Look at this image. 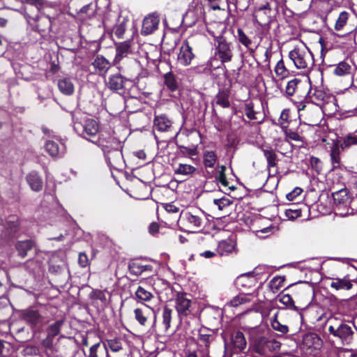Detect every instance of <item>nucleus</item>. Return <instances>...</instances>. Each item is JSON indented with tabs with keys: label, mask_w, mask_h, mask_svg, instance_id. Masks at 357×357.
Masks as SVG:
<instances>
[{
	"label": "nucleus",
	"mask_w": 357,
	"mask_h": 357,
	"mask_svg": "<svg viewBox=\"0 0 357 357\" xmlns=\"http://www.w3.org/2000/svg\"><path fill=\"white\" fill-rule=\"evenodd\" d=\"M331 287L336 290L347 289L351 288L352 284L350 280L347 278H335L331 283Z\"/></svg>",
	"instance_id": "37998d69"
},
{
	"label": "nucleus",
	"mask_w": 357,
	"mask_h": 357,
	"mask_svg": "<svg viewBox=\"0 0 357 357\" xmlns=\"http://www.w3.org/2000/svg\"><path fill=\"white\" fill-rule=\"evenodd\" d=\"M164 84L166 87L172 92L176 91L178 89V84L175 75L172 72H168L163 75Z\"/></svg>",
	"instance_id": "ea45409f"
},
{
	"label": "nucleus",
	"mask_w": 357,
	"mask_h": 357,
	"mask_svg": "<svg viewBox=\"0 0 357 357\" xmlns=\"http://www.w3.org/2000/svg\"><path fill=\"white\" fill-rule=\"evenodd\" d=\"M349 14L347 11H342L340 13L335 24V29L336 31L342 30L347 24Z\"/></svg>",
	"instance_id": "8fccbe9b"
},
{
	"label": "nucleus",
	"mask_w": 357,
	"mask_h": 357,
	"mask_svg": "<svg viewBox=\"0 0 357 357\" xmlns=\"http://www.w3.org/2000/svg\"><path fill=\"white\" fill-rule=\"evenodd\" d=\"M276 230V228L271 225L267 227H264L260 230L256 231L255 234L258 237L264 238L273 234Z\"/></svg>",
	"instance_id": "bf43d9fd"
},
{
	"label": "nucleus",
	"mask_w": 357,
	"mask_h": 357,
	"mask_svg": "<svg viewBox=\"0 0 357 357\" xmlns=\"http://www.w3.org/2000/svg\"><path fill=\"white\" fill-rule=\"evenodd\" d=\"M281 343L275 340L266 339V351H273L278 350L280 348Z\"/></svg>",
	"instance_id": "0e129e2a"
},
{
	"label": "nucleus",
	"mask_w": 357,
	"mask_h": 357,
	"mask_svg": "<svg viewBox=\"0 0 357 357\" xmlns=\"http://www.w3.org/2000/svg\"><path fill=\"white\" fill-rule=\"evenodd\" d=\"M289 117V110L284 109L282 111L279 119V123L282 128L287 127V123Z\"/></svg>",
	"instance_id": "338daca9"
},
{
	"label": "nucleus",
	"mask_w": 357,
	"mask_h": 357,
	"mask_svg": "<svg viewBox=\"0 0 357 357\" xmlns=\"http://www.w3.org/2000/svg\"><path fill=\"white\" fill-rule=\"evenodd\" d=\"M100 347L101 341H99L89 347V354H86L84 349H82V351L85 357H107V354L105 352L104 355L100 351Z\"/></svg>",
	"instance_id": "a18cd8bd"
},
{
	"label": "nucleus",
	"mask_w": 357,
	"mask_h": 357,
	"mask_svg": "<svg viewBox=\"0 0 357 357\" xmlns=\"http://www.w3.org/2000/svg\"><path fill=\"white\" fill-rule=\"evenodd\" d=\"M195 56V55L192 52V48L190 46L189 42L187 40H184L179 49V53L177 56L178 62L181 66H188L191 63Z\"/></svg>",
	"instance_id": "f3484780"
},
{
	"label": "nucleus",
	"mask_w": 357,
	"mask_h": 357,
	"mask_svg": "<svg viewBox=\"0 0 357 357\" xmlns=\"http://www.w3.org/2000/svg\"><path fill=\"white\" fill-rule=\"evenodd\" d=\"M218 160L217 155L213 151H206L203 155V163L206 168H213Z\"/></svg>",
	"instance_id": "c03bdc74"
},
{
	"label": "nucleus",
	"mask_w": 357,
	"mask_h": 357,
	"mask_svg": "<svg viewBox=\"0 0 357 357\" xmlns=\"http://www.w3.org/2000/svg\"><path fill=\"white\" fill-rule=\"evenodd\" d=\"M101 343L106 354H109V351L119 353L123 350V340L120 336L105 339L104 341H101Z\"/></svg>",
	"instance_id": "412c9836"
},
{
	"label": "nucleus",
	"mask_w": 357,
	"mask_h": 357,
	"mask_svg": "<svg viewBox=\"0 0 357 357\" xmlns=\"http://www.w3.org/2000/svg\"><path fill=\"white\" fill-rule=\"evenodd\" d=\"M285 216L288 220H295L301 216V210L300 208H288L285 211Z\"/></svg>",
	"instance_id": "052dcab7"
},
{
	"label": "nucleus",
	"mask_w": 357,
	"mask_h": 357,
	"mask_svg": "<svg viewBox=\"0 0 357 357\" xmlns=\"http://www.w3.org/2000/svg\"><path fill=\"white\" fill-rule=\"evenodd\" d=\"M245 302V296L243 294H240L234 296L229 302V305L231 307H238Z\"/></svg>",
	"instance_id": "e2e57ef3"
},
{
	"label": "nucleus",
	"mask_w": 357,
	"mask_h": 357,
	"mask_svg": "<svg viewBox=\"0 0 357 357\" xmlns=\"http://www.w3.org/2000/svg\"><path fill=\"white\" fill-rule=\"evenodd\" d=\"M92 143L98 146L102 152L107 151L116 146H120L121 142L114 136V132L111 129L101 128L96 139Z\"/></svg>",
	"instance_id": "0eeeda50"
},
{
	"label": "nucleus",
	"mask_w": 357,
	"mask_h": 357,
	"mask_svg": "<svg viewBox=\"0 0 357 357\" xmlns=\"http://www.w3.org/2000/svg\"><path fill=\"white\" fill-rule=\"evenodd\" d=\"M82 136L86 139L92 142V140L96 139L100 131L98 122L93 119H88L84 121L82 126Z\"/></svg>",
	"instance_id": "a211bd4d"
},
{
	"label": "nucleus",
	"mask_w": 357,
	"mask_h": 357,
	"mask_svg": "<svg viewBox=\"0 0 357 357\" xmlns=\"http://www.w3.org/2000/svg\"><path fill=\"white\" fill-rule=\"evenodd\" d=\"M268 278V268L265 265H258L252 271L247 272V284L255 285L261 284Z\"/></svg>",
	"instance_id": "ddd939ff"
},
{
	"label": "nucleus",
	"mask_w": 357,
	"mask_h": 357,
	"mask_svg": "<svg viewBox=\"0 0 357 357\" xmlns=\"http://www.w3.org/2000/svg\"><path fill=\"white\" fill-rule=\"evenodd\" d=\"M279 301L289 308L296 310V307L294 305V301L291 296L288 294H282L279 296Z\"/></svg>",
	"instance_id": "4d7b16f0"
},
{
	"label": "nucleus",
	"mask_w": 357,
	"mask_h": 357,
	"mask_svg": "<svg viewBox=\"0 0 357 357\" xmlns=\"http://www.w3.org/2000/svg\"><path fill=\"white\" fill-rule=\"evenodd\" d=\"M227 167L225 165H218L211 172L206 169V177L208 178H214L216 184H220L223 188L229 190H235V187L231 185V182L228 180L226 176Z\"/></svg>",
	"instance_id": "9d476101"
},
{
	"label": "nucleus",
	"mask_w": 357,
	"mask_h": 357,
	"mask_svg": "<svg viewBox=\"0 0 357 357\" xmlns=\"http://www.w3.org/2000/svg\"><path fill=\"white\" fill-rule=\"evenodd\" d=\"M289 57L297 69L303 70L305 72H310L314 65L312 52L303 43L291 50Z\"/></svg>",
	"instance_id": "7ed1b4c3"
},
{
	"label": "nucleus",
	"mask_w": 357,
	"mask_h": 357,
	"mask_svg": "<svg viewBox=\"0 0 357 357\" xmlns=\"http://www.w3.org/2000/svg\"><path fill=\"white\" fill-rule=\"evenodd\" d=\"M46 151L53 158L61 157L65 151L64 145L53 140H48L45 144Z\"/></svg>",
	"instance_id": "7c9ffc66"
},
{
	"label": "nucleus",
	"mask_w": 357,
	"mask_h": 357,
	"mask_svg": "<svg viewBox=\"0 0 357 357\" xmlns=\"http://www.w3.org/2000/svg\"><path fill=\"white\" fill-rule=\"evenodd\" d=\"M333 197L337 207H347L350 204V197L347 189H341L333 192Z\"/></svg>",
	"instance_id": "2f4dec72"
},
{
	"label": "nucleus",
	"mask_w": 357,
	"mask_h": 357,
	"mask_svg": "<svg viewBox=\"0 0 357 357\" xmlns=\"http://www.w3.org/2000/svg\"><path fill=\"white\" fill-rule=\"evenodd\" d=\"M250 349L261 355L266 354V338L262 336H259L255 339L251 340Z\"/></svg>",
	"instance_id": "c9c22d12"
},
{
	"label": "nucleus",
	"mask_w": 357,
	"mask_h": 357,
	"mask_svg": "<svg viewBox=\"0 0 357 357\" xmlns=\"http://www.w3.org/2000/svg\"><path fill=\"white\" fill-rule=\"evenodd\" d=\"M22 319L30 326L31 329L36 328L43 321V317L38 310L27 309L21 314Z\"/></svg>",
	"instance_id": "6ab92c4d"
},
{
	"label": "nucleus",
	"mask_w": 357,
	"mask_h": 357,
	"mask_svg": "<svg viewBox=\"0 0 357 357\" xmlns=\"http://www.w3.org/2000/svg\"><path fill=\"white\" fill-rule=\"evenodd\" d=\"M130 41L126 40L116 45V56L114 61L116 62L120 61L123 57L130 52Z\"/></svg>",
	"instance_id": "e433bc0d"
},
{
	"label": "nucleus",
	"mask_w": 357,
	"mask_h": 357,
	"mask_svg": "<svg viewBox=\"0 0 357 357\" xmlns=\"http://www.w3.org/2000/svg\"><path fill=\"white\" fill-rule=\"evenodd\" d=\"M331 159L333 168H337L340 164V149L337 145H333L331 149Z\"/></svg>",
	"instance_id": "603ef678"
},
{
	"label": "nucleus",
	"mask_w": 357,
	"mask_h": 357,
	"mask_svg": "<svg viewBox=\"0 0 357 357\" xmlns=\"http://www.w3.org/2000/svg\"><path fill=\"white\" fill-rule=\"evenodd\" d=\"M130 81L120 73H115L109 76L106 85L110 90L119 91L126 89L127 83Z\"/></svg>",
	"instance_id": "4be33fe9"
},
{
	"label": "nucleus",
	"mask_w": 357,
	"mask_h": 357,
	"mask_svg": "<svg viewBox=\"0 0 357 357\" xmlns=\"http://www.w3.org/2000/svg\"><path fill=\"white\" fill-rule=\"evenodd\" d=\"M250 6H253L255 17L262 11L265 15H269L272 9L278 8L277 2L273 0H250Z\"/></svg>",
	"instance_id": "dca6fc26"
},
{
	"label": "nucleus",
	"mask_w": 357,
	"mask_h": 357,
	"mask_svg": "<svg viewBox=\"0 0 357 357\" xmlns=\"http://www.w3.org/2000/svg\"><path fill=\"white\" fill-rule=\"evenodd\" d=\"M111 18L116 20V23L113 27V31L115 36L118 38H122L126 31L127 24L129 22L128 17H123L119 15L117 17V15L114 13H107L103 19V25L105 28L109 29L113 26L111 21Z\"/></svg>",
	"instance_id": "1a4fd4ad"
},
{
	"label": "nucleus",
	"mask_w": 357,
	"mask_h": 357,
	"mask_svg": "<svg viewBox=\"0 0 357 357\" xmlns=\"http://www.w3.org/2000/svg\"><path fill=\"white\" fill-rule=\"evenodd\" d=\"M247 117L255 121L252 123H247V130H250L251 135L253 137H257L259 135L260 129L259 125L264 120V115L261 112L255 111L252 102H247Z\"/></svg>",
	"instance_id": "9b49d317"
},
{
	"label": "nucleus",
	"mask_w": 357,
	"mask_h": 357,
	"mask_svg": "<svg viewBox=\"0 0 357 357\" xmlns=\"http://www.w3.org/2000/svg\"><path fill=\"white\" fill-rule=\"evenodd\" d=\"M204 330H200L199 333V341L201 345L208 349L211 343L215 340V336L212 333H204Z\"/></svg>",
	"instance_id": "49530a36"
},
{
	"label": "nucleus",
	"mask_w": 357,
	"mask_h": 357,
	"mask_svg": "<svg viewBox=\"0 0 357 357\" xmlns=\"http://www.w3.org/2000/svg\"><path fill=\"white\" fill-rule=\"evenodd\" d=\"M285 135V137L289 140H294L296 142L302 141V137L296 132L291 129H288L287 127L282 128Z\"/></svg>",
	"instance_id": "13d9d810"
},
{
	"label": "nucleus",
	"mask_w": 357,
	"mask_h": 357,
	"mask_svg": "<svg viewBox=\"0 0 357 357\" xmlns=\"http://www.w3.org/2000/svg\"><path fill=\"white\" fill-rule=\"evenodd\" d=\"M133 313L135 320L141 326H150L153 331L155 330L157 324V314L153 307L144 304L142 307H136L134 310Z\"/></svg>",
	"instance_id": "39448f33"
},
{
	"label": "nucleus",
	"mask_w": 357,
	"mask_h": 357,
	"mask_svg": "<svg viewBox=\"0 0 357 357\" xmlns=\"http://www.w3.org/2000/svg\"><path fill=\"white\" fill-rule=\"evenodd\" d=\"M231 343L233 346V356H240L244 353L245 348V337L244 333L240 331H234L231 335Z\"/></svg>",
	"instance_id": "5701e85b"
},
{
	"label": "nucleus",
	"mask_w": 357,
	"mask_h": 357,
	"mask_svg": "<svg viewBox=\"0 0 357 357\" xmlns=\"http://www.w3.org/2000/svg\"><path fill=\"white\" fill-rule=\"evenodd\" d=\"M128 271L131 275L139 276L144 273L151 274L153 267L150 264H146L139 259H132L128 262Z\"/></svg>",
	"instance_id": "4468645a"
},
{
	"label": "nucleus",
	"mask_w": 357,
	"mask_h": 357,
	"mask_svg": "<svg viewBox=\"0 0 357 357\" xmlns=\"http://www.w3.org/2000/svg\"><path fill=\"white\" fill-rule=\"evenodd\" d=\"M274 70L276 75L281 79L287 77L289 74V72L286 68L284 61L282 59L278 61Z\"/></svg>",
	"instance_id": "de8ad7c7"
},
{
	"label": "nucleus",
	"mask_w": 357,
	"mask_h": 357,
	"mask_svg": "<svg viewBox=\"0 0 357 357\" xmlns=\"http://www.w3.org/2000/svg\"><path fill=\"white\" fill-rule=\"evenodd\" d=\"M105 292L106 291L98 289H93L89 294V298L93 301L99 300L101 301L102 304L105 305L107 301Z\"/></svg>",
	"instance_id": "3c124183"
},
{
	"label": "nucleus",
	"mask_w": 357,
	"mask_h": 357,
	"mask_svg": "<svg viewBox=\"0 0 357 357\" xmlns=\"http://www.w3.org/2000/svg\"><path fill=\"white\" fill-rule=\"evenodd\" d=\"M351 66L347 62L342 61L338 63L334 70V73L338 76H344L350 73Z\"/></svg>",
	"instance_id": "5fc2aeb1"
},
{
	"label": "nucleus",
	"mask_w": 357,
	"mask_h": 357,
	"mask_svg": "<svg viewBox=\"0 0 357 357\" xmlns=\"http://www.w3.org/2000/svg\"><path fill=\"white\" fill-rule=\"evenodd\" d=\"M328 331L334 337L341 340L343 344H349L354 335L351 326L347 323L338 321L336 318H331L328 320Z\"/></svg>",
	"instance_id": "20e7f679"
},
{
	"label": "nucleus",
	"mask_w": 357,
	"mask_h": 357,
	"mask_svg": "<svg viewBox=\"0 0 357 357\" xmlns=\"http://www.w3.org/2000/svg\"><path fill=\"white\" fill-rule=\"evenodd\" d=\"M185 292H176L174 296V307L181 320L193 315L194 307L192 300Z\"/></svg>",
	"instance_id": "423d86ee"
},
{
	"label": "nucleus",
	"mask_w": 357,
	"mask_h": 357,
	"mask_svg": "<svg viewBox=\"0 0 357 357\" xmlns=\"http://www.w3.org/2000/svg\"><path fill=\"white\" fill-rule=\"evenodd\" d=\"M320 339L313 333L307 334L303 337V343L307 347H313L314 344H319Z\"/></svg>",
	"instance_id": "6e6d98bb"
},
{
	"label": "nucleus",
	"mask_w": 357,
	"mask_h": 357,
	"mask_svg": "<svg viewBox=\"0 0 357 357\" xmlns=\"http://www.w3.org/2000/svg\"><path fill=\"white\" fill-rule=\"evenodd\" d=\"M135 296L137 303L148 302L154 298V296L151 291L146 290L142 286L137 287Z\"/></svg>",
	"instance_id": "a19ab883"
},
{
	"label": "nucleus",
	"mask_w": 357,
	"mask_h": 357,
	"mask_svg": "<svg viewBox=\"0 0 357 357\" xmlns=\"http://www.w3.org/2000/svg\"><path fill=\"white\" fill-rule=\"evenodd\" d=\"M304 98L316 105L322 107L326 112L335 113L338 111V105L335 96L326 94V92L317 87H312L310 80L309 86L305 91Z\"/></svg>",
	"instance_id": "f257e3e1"
},
{
	"label": "nucleus",
	"mask_w": 357,
	"mask_h": 357,
	"mask_svg": "<svg viewBox=\"0 0 357 357\" xmlns=\"http://www.w3.org/2000/svg\"><path fill=\"white\" fill-rule=\"evenodd\" d=\"M213 203L218 206L219 210H222L225 207L229 206L232 204V202L230 201L228 198L225 197L220 199H213Z\"/></svg>",
	"instance_id": "680f3d73"
},
{
	"label": "nucleus",
	"mask_w": 357,
	"mask_h": 357,
	"mask_svg": "<svg viewBox=\"0 0 357 357\" xmlns=\"http://www.w3.org/2000/svg\"><path fill=\"white\" fill-rule=\"evenodd\" d=\"M172 314V309L169 308L167 305L163 307L162 311V325L163 326V331L165 333H167L171 327Z\"/></svg>",
	"instance_id": "58836bf2"
},
{
	"label": "nucleus",
	"mask_w": 357,
	"mask_h": 357,
	"mask_svg": "<svg viewBox=\"0 0 357 357\" xmlns=\"http://www.w3.org/2000/svg\"><path fill=\"white\" fill-rule=\"evenodd\" d=\"M215 54L223 63L229 61L231 59L232 53L229 44L222 38L218 40Z\"/></svg>",
	"instance_id": "a878e982"
},
{
	"label": "nucleus",
	"mask_w": 357,
	"mask_h": 357,
	"mask_svg": "<svg viewBox=\"0 0 357 357\" xmlns=\"http://www.w3.org/2000/svg\"><path fill=\"white\" fill-rule=\"evenodd\" d=\"M26 181L32 190L35 192L42 190L43 187V178L36 171L29 172L26 176Z\"/></svg>",
	"instance_id": "c85d7f7f"
},
{
	"label": "nucleus",
	"mask_w": 357,
	"mask_h": 357,
	"mask_svg": "<svg viewBox=\"0 0 357 357\" xmlns=\"http://www.w3.org/2000/svg\"><path fill=\"white\" fill-rule=\"evenodd\" d=\"M160 19L154 15H149L146 17L142 23L141 33L144 36H148L153 33L158 27Z\"/></svg>",
	"instance_id": "b1692460"
},
{
	"label": "nucleus",
	"mask_w": 357,
	"mask_h": 357,
	"mask_svg": "<svg viewBox=\"0 0 357 357\" xmlns=\"http://www.w3.org/2000/svg\"><path fill=\"white\" fill-rule=\"evenodd\" d=\"M206 218L201 210H183L178 220L181 230L187 232L201 231L206 222Z\"/></svg>",
	"instance_id": "f03ea898"
},
{
	"label": "nucleus",
	"mask_w": 357,
	"mask_h": 357,
	"mask_svg": "<svg viewBox=\"0 0 357 357\" xmlns=\"http://www.w3.org/2000/svg\"><path fill=\"white\" fill-rule=\"evenodd\" d=\"M34 245V241L31 239L19 241L15 244V248L18 252V255L22 258H24L27 255V252L32 250Z\"/></svg>",
	"instance_id": "f704fd0d"
},
{
	"label": "nucleus",
	"mask_w": 357,
	"mask_h": 357,
	"mask_svg": "<svg viewBox=\"0 0 357 357\" xmlns=\"http://www.w3.org/2000/svg\"><path fill=\"white\" fill-rule=\"evenodd\" d=\"M160 225L158 222H152L148 227V231L151 235L156 236L160 233Z\"/></svg>",
	"instance_id": "774afa93"
},
{
	"label": "nucleus",
	"mask_w": 357,
	"mask_h": 357,
	"mask_svg": "<svg viewBox=\"0 0 357 357\" xmlns=\"http://www.w3.org/2000/svg\"><path fill=\"white\" fill-rule=\"evenodd\" d=\"M231 89L230 86L220 88L211 104L220 106L222 108H229L230 103Z\"/></svg>",
	"instance_id": "aec40b11"
},
{
	"label": "nucleus",
	"mask_w": 357,
	"mask_h": 357,
	"mask_svg": "<svg viewBox=\"0 0 357 357\" xmlns=\"http://www.w3.org/2000/svg\"><path fill=\"white\" fill-rule=\"evenodd\" d=\"M271 326L275 330L282 334H287L289 332V327L287 325L282 324L278 320V313L271 319Z\"/></svg>",
	"instance_id": "09e8293b"
},
{
	"label": "nucleus",
	"mask_w": 357,
	"mask_h": 357,
	"mask_svg": "<svg viewBox=\"0 0 357 357\" xmlns=\"http://www.w3.org/2000/svg\"><path fill=\"white\" fill-rule=\"evenodd\" d=\"M57 86L59 91L66 96H70L74 93L75 87L69 77H61L57 80Z\"/></svg>",
	"instance_id": "473e14b6"
},
{
	"label": "nucleus",
	"mask_w": 357,
	"mask_h": 357,
	"mask_svg": "<svg viewBox=\"0 0 357 357\" xmlns=\"http://www.w3.org/2000/svg\"><path fill=\"white\" fill-rule=\"evenodd\" d=\"M121 146H116L109 150L108 152H103L107 165L114 169L121 167L123 163V153Z\"/></svg>",
	"instance_id": "2eb2a0df"
},
{
	"label": "nucleus",
	"mask_w": 357,
	"mask_h": 357,
	"mask_svg": "<svg viewBox=\"0 0 357 357\" xmlns=\"http://www.w3.org/2000/svg\"><path fill=\"white\" fill-rule=\"evenodd\" d=\"M236 243L231 238L222 240L218 243L216 248V252L220 255H227L233 251L236 252Z\"/></svg>",
	"instance_id": "c756f323"
},
{
	"label": "nucleus",
	"mask_w": 357,
	"mask_h": 357,
	"mask_svg": "<svg viewBox=\"0 0 357 357\" xmlns=\"http://www.w3.org/2000/svg\"><path fill=\"white\" fill-rule=\"evenodd\" d=\"M9 220L6 221V224L3 223L5 229L14 236L18 232L20 224L18 218L16 216L11 215Z\"/></svg>",
	"instance_id": "79ce46f5"
},
{
	"label": "nucleus",
	"mask_w": 357,
	"mask_h": 357,
	"mask_svg": "<svg viewBox=\"0 0 357 357\" xmlns=\"http://www.w3.org/2000/svg\"><path fill=\"white\" fill-rule=\"evenodd\" d=\"M178 149V157H192L198 154L197 144L185 146L184 144L176 143Z\"/></svg>",
	"instance_id": "72a5a7b5"
},
{
	"label": "nucleus",
	"mask_w": 357,
	"mask_h": 357,
	"mask_svg": "<svg viewBox=\"0 0 357 357\" xmlns=\"http://www.w3.org/2000/svg\"><path fill=\"white\" fill-rule=\"evenodd\" d=\"M264 155L266 158L268 168L275 167L277 165V156L272 149H264Z\"/></svg>",
	"instance_id": "864d4df0"
},
{
	"label": "nucleus",
	"mask_w": 357,
	"mask_h": 357,
	"mask_svg": "<svg viewBox=\"0 0 357 357\" xmlns=\"http://www.w3.org/2000/svg\"><path fill=\"white\" fill-rule=\"evenodd\" d=\"M303 189L299 187H296L291 192L287 195V199L289 201H295L301 195Z\"/></svg>",
	"instance_id": "69168bd1"
},
{
	"label": "nucleus",
	"mask_w": 357,
	"mask_h": 357,
	"mask_svg": "<svg viewBox=\"0 0 357 357\" xmlns=\"http://www.w3.org/2000/svg\"><path fill=\"white\" fill-rule=\"evenodd\" d=\"M91 64L94 68L93 73L100 76H105L111 68L110 62L102 55H97Z\"/></svg>",
	"instance_id": "393cba45"
},
{
	"label": "nucleus",
	"mask_w": 357,
	"mask_h": 357,
	"mask_svg": "<svg viewBox=\"0 0 357 357\" xmlns=\"http://www.w3.org/2000/svg\"><path fill=\"white\" fill-rule=\"evenodd\" d=\"M172 121L165 114L155 116L153 127L158 132H169L172 128Z\"/></svg>",
	"instance_id": "bb28decb"
},
{
	"label": "nucleus",
	"mask_w": 357,
	"mask_h": 357,
	"mask_svg": "<svg viewBox=\"0 0 357 357\" xmlns=\"http://www.w3.org/2000/svg\"><path fill=\"white\" fill-rule=\"evenodd\" d=\"M35 28L41 36H45L50 31L52 28L50 17L45 15H37Z\"/></svg>",
	"instance_id": "cd10ccee"
},
{
	"label": "nucleus",
	"mask_w": 357,
	"mask_h": 357,
	"mask_svg": "<svg viewBox=\"0 0 357 357\" xmlns=\"http://www.w3.org/2000/svg\"><path fill=\"white\" fill-rule=\"evenodd\" d=\"M65 324V319H60L47 326L45 329L46 337L42 340L41 345L47 350L54 348V340L58 336Z\"/></svg>",
	"instance_id": "6e6552de"
},
{
	"label": "nucleus",
	"mask_w": 357,
	"mask_h": 357,
	"mask_svg": "<svg viewBox=\"0 0 357 357\" xmlns=\"http://www.w3.org/2000/svg\"><path fill=\"white\" fill-rule=\"evenodd\" d=\"M310 79L305 80H301L298 78H294L289 80L285 87V93L287 96H292L297 94L299 97H303L305 94L306 90L309 86Z\"/></svg>",
	"instance_id": "f8f14e48"
},
{
	"label": "nucleus",
	"mask_w": 357,
	"mask_h": 357,
	"mask_svg": "<svg viewBox=\"0 0 357 357\" xmlns=\"http://www.w3.org/2000/svg\"><path fill=\"white\" fill-rule=\"evenodd\" d=\"M174 173L176 175L191 176L196 171L197 168L191 165L180 162L176 167L173 166Z\"/></svg>",
	"instance_id": "4c0bfd02"
}]
</instances>
